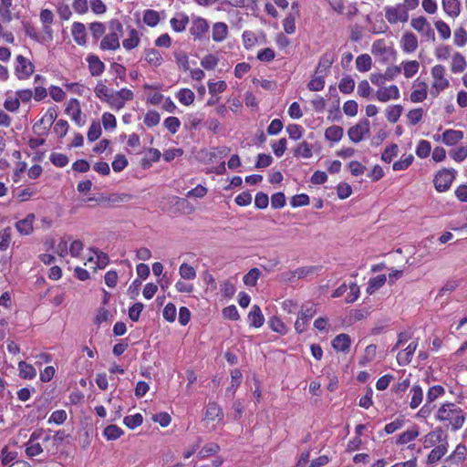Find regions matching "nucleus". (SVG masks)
Returning <instances> with one entry per match:
<instances>
[{"mask_svg": "<svg viewBox=\"0 0 467 467\" xmlns=\"http://www.w3.org/2000/svg\"><path fill=\"white\" fill-rule=\"evenodd\" d=\"M350 337L347 334H339L332 340V347L337 351L348 352L350 348Z\"/></svg>", "mask_w": 467, "mask_h": 467, "instance_id": "15", "label": "nucleus"}, {"mask_svg": "<svg viewBox=\"0 0 467 467\" xmlns=\"http://www.w3.org/2000/svg\"><path fill=\"white\" fill-rule=\"evenodd\" d=\"M372 60L369 55L362 54L356 59V67L359 72H367L371 68Z\"/></svg>", "mask_w": 467, "mask_h": 467, "instance_id": "31", "label": "nucleus"}, {"mask_svg": "<svg viewBox=\"0 0 467 467\" xmlns=\"http://www.w3.org/2000/svg\"><path fill=\"white\" fill-rule=\"evenodd\" d=\"M401 5L388 6L385 8V16L389 24H396L399 21V14Z\"/></svg>", "mask_w": 467, "mask_h": 467, "instance_id": "43", "label": "nucleus"}, {"mask_svg": "<svg viewBox=\"0 0 467 467\" xmlns=\"http://www.w3.org/2000/svg\"><path fill=\"white\" fill-rule=\"evenodd\" d=\"M431 150V143L428 140H420L418 147L416 149V154L418 157L423 159L429 156Z\"/></svg>", "mask_w": 467, "mask_h": 467, "instance_id": "54", "label": "nucleus"}, {"mask_svg": "<svg viewBox=\"0 0 467 467\" xmlns=\"http://www.w3.org/2000/svg\"><path fill=\"white\" fill-rule=\"evenodd\" d=\"M66 112L67 114H71L72 119L75 121V123L81 127L85 124V120L81 117V109L79 107V102L76 99H70L68 102V105L66 109Z\"/></svg>", "mask_w": 467, "mask_h": 467, "instance_id": "10", "label": "nucleus"}, {"mask_svg": "<svg viewBox=\"0 0 467 467\" xmlns=\"http://www.w3.org/2000/svg\"><path fill=\"white\" fill-rule=\"evenodd\" d=\"M445 392L444 388L441 385H436L429 389L426 398L428 404L432 403L437 398L443 395Z\"/></svg>", "mask_w": 467, "mask_h": 467, "instance_id": "42", "label": "nucleus"}, {"mask_svg": "<svg viewBox=\"0 0 467 467\" xmlns=\"http://www.w3.org/2000/svg\"><path fill=\"white\" fill-rule=\"evenodd\" d=\"M109 33L100 42L102 50H116L119 48V37L123 35V26L118 19H112L109 23Z\"/></svg>", "mask_w": 467, "mask_h": 467, "instance_id": "2", "label": "nucleus"}, {"mask_svg": "<svg viewBox=\"0 0 467 467\" xmlns=\"http://www.w3.org/2000/svg\"><path fill=\"white\" fill-rule=\"evenodd\" d=\"M179 272L181 277L183 279L192 280L196 277L195 269L186 263L181 265Z\"/></svg>", "mask_w": 467, "mask_h": 467, "instance_id": "46", "label": "nucleus"}, {"mask_svg": "<svg viewBox=\"0 0 467 467\" xmlns=\"http://www.w3.org/2000/svg\"><path fill=\"white\" fill-rule=\"evenodd\" d=\"M436 418L440 421H449L453 431L462 428L465 420L462 410L453 403L443 404L438 410Z\"/></svg>", "mask_w": 467, "mask_h": 467, "instance_id": "1", "label": "nucleus"}, {"mask_svg": "<svg viewBox=\"0 0 467 467\" xmlns=\"http://www.w3.org/2000/svg\"><path fill=\"white\" fill-rule=\"evenodd\" d=\"M208 30L209 24L204 18L198 16L192 19L190 32L194 38H202Z\"/></svg>", "mask_w": 467, "mask_h": 467, "instance_id": "8", "label": "nucleus"}, {"mask_svg": "<svg viewBox=\"0 0 467 467\" xmlns=\"http://www.w3.org/2000/svg\"><path fill=\"white\" fill-rule=\"evenodd\" d=\"M403 108L401 105H393L386 109L387 119L391 123H396L401 116Z\"/></svg>", "mask_w": 467, "mask_h": 467, "instance_id": "33", "label": "nucleus"}, {"mask_svg": "<svg viewBox=\"0 0 467 467\" xmlns=\"http://www.w3.org/2000/svg\"><path fill=\"white\" fill-rule=\"evenodd\" d=\"M160 21L159 13L152 9H147L143 15V22L149 26H155Z\"/></svg>", "mask_w": 467, "mask_h": 467, "instance_id": "35", "label": "nucleus"}, {"mask_svg": "<svg viewBox=\"0 0 467 467\" xmlns=\"http://www.w3.org/2000/svg\"><path fill=\"white\" fill-rule=\"evenodd\" d=\"M248 318L250 321V325L254 327H262L265 322V318L262 314V311H261L260 307L256 305L253 306V307L248 315Z\"/></svg>", "mask_w": 467, "mask_h": 467, "instance_id": "23", "label": "nucleus"}, {"mask_svg": "<svg viewBox=\"0 0 467 467\" xmlns=\"http://www.w3.org/2000/svg\"><path fill=\"white\" fill-rule=\"evenodd\" d=\"M295 155L303 158H310L312 156V146L306 141H302L295 150Z\"/></svg>", "mask_w": 467, "mask_h": 467, "instance_id": "47", "label": "nucleus"}, {"mask_svg": "<svg viewBox=\"0 0 467 467\" xmlns=\"http://www.w3.org/2000/svg\"><path fill=\"white\" fill-rule=\"evenodd\" d=\"M260 274L261 273L258 268H252L246 275H244V283L246 285L254 286L260 276Z\"/></svg>", "mask_w": 467, "mask_h": 467, "instance_id": "48", "label": "nucleus"}, {"mask_svg": "<svg viewBox=\"0 0 467 467\" xmlns=\"http://www.w3.org/2000/svg\"><path fill=\"white\" fill-rule=\"evenodd\" d=\"M463 138V133L461 130H447L442 133V141L446 145H455Z\"/></svg>", "mask_w": 467, "mask_h": 467, "instance_id": "20", "label": "nucleus"}, {"mask_svg": "<svg viewBox=\"0 0 467 467\" xmlns=\"http://www.w3.org/2000/svg\"><path fill=\"white\" fill-rule=\"evenodd\" d=\"M413 160V155L410 154L407 157L401 158L400 161H395L392 168L394 171H404L412 163Z\"/></svg>", "mask_w": 467, "mask_h": 467, "instance_id": "57", "label": "nucleus"}, {"mask_svg": "<svg viewBox=\"0 0 467 467\" xmlns=\"http://www.w3.org/2000/svg\"><path fill=\"white\" fill-rule=\"evenodd\" d=\"M376 97L381 102H387L390 99H398L400 98V89L396 85L380 88L376 92Z\"/></svg>", "mask_w": 467, "mask_h": 467, "instance_id": "9", "label": "nucleus"}, {"mask_svg": "<svg viewBox=\"0 0 467 467\" xmlns=\"http://www.w3.org/2000/svg\"><path fill=\"white\" fill-rule=\"evenodd\" d=\"M419 435V431L417 427H414L411 430H408L407 431L401 433L397 441V443L399 444H406L411 441H413L415 438H417Z\"/></svg>", "mask_w": 467, "mask_h": 467, "instance_id": "44", "label": "nucleus"}, {"mask_svg": "<svg viewBox=\"0 0 467 467\" xmlns=\"http://www.w3.org/2000/svg\"><path fill=\"white\" fill-rule=\"evenodd\" d=\"M88 69L93 77L100 76L105 70L104 63L95 55L88 56L87 58Z\"/></svg>", "mask_w": 467, "mask_h": 467, "instance_id": "14", "label": "nucleus"}, {"mask_svg": "<svg viewBox=\"0 0 467 467\" xmlns=\"http://www.w3.org/2000/svg\"><path fill=\"white\" fill-rule=\"evenodd\" d=\"M399 147L397 144H391L387 147L381 154V160L387 163L391 162L393 157L398 155Z\"/></svg>", "mask_w": 467, "mask_h": 467, "instance_id": "49", "label": "nucleus"}, {"mask_svg": "<svg viewBox=\"0 0 467 467\" xmlns=\"http://www.w3.org/2000/svg\"><path fill=\"white\" fill-rule=\"evenodd\" d=\"M128 166V161L122 154H118L112 161V169L116 172L123 171Z\"/></svg>", "mask_w": 467, "mask_h": 467, "instance_id": "59", "label": "nucleus"}, {"mask_svg": "<svg viewBox=\"0 0 467 467\" xmlns=\"http://www.w3.org/2000/svg\"><path fill=\"white\" fill-rule=\"evenodd\" d=\"M410 25L415 30L420 32L425 37L431 39L433 42L435 41L434 30L431 28L426 17L419 16L416 18H412Z\"/></svg>", "mask_w": 467, "mask_h": 467, "instance_id": "5", "label": "nucleus"}, {"mask_svg": "<svg viewBox=\"0 0 467 467\" xmlns=\"http://www.w3.org/2000/svg\"><path fill=\"white\" fill-rule=\"evenodd\" d=\"M19 376L25 379H32L36 376V368L26 361L18 363Z\"/></svg>", "mask_w": 467, "mask_h": 467, "instance_id": "25", "label": "nucleus"}, {"mask_svg": "<svg viewBox=\"0 0 467 467\" xmlns=\"http://www.w3.org/2000/svg\"><path fill=\"white\" fill-rule=\"evenodd\" d=\"M317 313L316 306L311 304L309 306H305L301 312L298 314L299 319L308 322Z\"/></svg>", "mask_w": 467, "mask_h": 467, "instance_id": "51", "label": "nucleus"}, {"mask_svg": "<svg viewBox=\"0 0 467 467\" xmlns=\"http://www.w3.org/2000/svg\"><path fill=\"white\" fill-rule=\"evenodd\" d=\"M103 434L107 440L114 441L123 434V431L119 426L111 424L105 428Z\"/></svg>", "mask_w": 467, "mask_h": 467, "instance_id": "34", "label": "nucleus"}, {"mask_svg": "<svg viewBox=\"0 0 467 467\" xmlns=\"http://www.w3.org/2000/svg\"><path fill=\"white\" fill-rule=\"evenodd\" d=\"M145 60L155 67L161 66L162 57L159 50L155 48H149L145 50Z\"/></svg>", "mask_w": 467, "mask_h": 467, "instance_id": "29", "label": "nucleus"}, {"mask_svg": "<svg viewBox=\"0 0 467 467\" xmlns=\"http://www.w3.org/2000/svg\"><path fill=\"white\" fill-rule=\"evenodd\" d=\"M404 67V75L406 78L413 77L419 69V63L416 60L409 61L403 64Z\"/></svg>", "mask_w": 467, "mask_h": 467, "instance_id": "63", "label": "nucleus"}, {"mask_svg": "<svg viewBox=\"0 0 467 467\" xmlns=\"http://www.w3.org/2000/svg\"><path fill=\"white\" fill-rule=\"evenodd\" d=\"M223 413L221 407L215 402H210L207 406L205 412V420H223Z\"/></svg>", "mask_w": 467, "mask_h": 467, "instance_id": "22", "label": "nucleus"}, {"mask_svg": "<svg viewBox=\"0 0 467 467\" xmlns=\"http://www.w3.org/2000/svg\"><path fill=\"white\" fill-rule=\"evenodd\" d=\"M123 421L128 428L135 429L136 427L141 425L143 418L141 414L136 413L134 415L126 416Z\"/></svg>", "mask_w": 467, "mask_h": 467, "instance_id": "52", "label": "nucleus"}, {"mask_svg": "<svg viewBox=\"0 0 467 467\" xmlns=\"http://www.w3.org/2000/svg\"><path fill=\"white\" fill-rule=\"evenodd\" d=\"M164 127L172 134L176 133L181 126V121L176 117H168L164 120Z\"/></svg>", "mask_w": 467, "mask_h": 467, "instance_id": "61", "label": "nucleus"}, {"mask_svg": "<svg viewBox=\"0 0 467 467\" xmlns=\"http://www.w3.org/2000/svg\"><path fill=\"white\" fill-rule=\"evenodd\" d=\"M448 451V442L441 443L435 446L428 455V463L432 464L440 461Z\"/></svg>", "mask_w": 467, "mask_h": 467, "instance_id": "17", "label": "nucleus"}, {"mask_svg": "<svg viewBox=\"0 0 467 467\" xmlns=\"http://www.w3.org/2000/svg\"><path fill=\"white\" fill-rule=\"evenodd\" d=\"M335 55L333 53L326 52L318 62L317 67L316 69V74H322L325 77L327 76L329 68L335 61Z\"/></svg>", "mask_w": 467, "mask_h": 467, "instance_id": "11", "label": "nucleus"}, {"mask_svg": "<svg viewBox=\"0 0 467 467\" xmlns=\"http://www.w3.org/2000/svg\"><path fill=\"white\" fill-rule=\"evenodd\" d=\"M369 120L368 119H361L358 123L352 126L348 130V135L351 141L358 143L365 135L369 133Z\"/></svg>", "mask_w": 467, "mask_h": 467, "instance_id": "4", "label": "nucleus"}, {"mask_svg": "<svg viewBox=\"0 0 467 467\" xmlns=\"http://www.w3.org/2000/svg\"><path fill=\"white\" fill-rule=\"evenodd\" d=\"M161 120L160 114L155 110H150L144 118V123L148 127H154L159 124Z\"/></svg>", "mask_w": 467, "mask_h": 467, "instance_id": "60", "label": "nucleus"}, {"mask_svg": "<svg viewBox=\"0 0 467 467\" xmlns=\"http://www.w3.org/2000/svg\"><path fill=\"white\" fill-rule=\"evenodd\" d=\"M228 35V26L225 23L217 22L213 26V40L215 42L223 41Z\"/></svg>", "mask_w": 467, "mask_h": 467, "instance_id": "19", "label": "nucleus"}, {"mask_svg": "<svg viewBox=\"0 0 467 467\" xmlns=\"http://www.w3.org/2000/svg\"><path fill=\"white\" fill-rule=\"evenodd\" d=\"M188 23L189 17L183 14H180L176 17H172L171 19V26L176 32H182Z\"/></svg>", "mask_w": 467, "mask_h": 467, "instance_id": "28", "label": "nucleus"}, {"mask_svg": "<svg viewBox=\"0 0 467 467\" xmlns=\"http://www.w3.org/2000/svg\"><path fill=\"white\" fill-rule=\"evenodd\" d=\"M418 47V39L413 33H405L402 37V48L407 53L415 51Z\"/></svg>", "mask_w": 467, "mask_h": 467, "instance_id": "21", "label": "nucleus"}, {"mask_svg": "<svg viewBox=\"0 0 467 467\" xmlns=\"http://www.w3.org/2000/svg\"><path fill=\"white\" fill-rule=\"evenodd\" d=\"M343 133V128L340 126L333 125L326 130L325 138L328 140L337 142L342 139Z\"/></svg>", "mask_w": 467, "mask_h": 467, "instance_id": "26", "label": "nucleus"}, {"mask_svg": "<svg viewBox=\"0 0 467 467\" xmlns=\"http://www.w3.org/2000/svg\"><path fill=\"white\" fill-rule=\"evenodd\" d=\"M454 170L444 169L440 171L433 180L436 190L438 192L447 191L454 180Z\"/></svg>", "mask_w": 467, "mask_h": 467, "instance_id": "3", "label": "nucleus"}, {"mask_svg": "<svg viewBox=\"0 0 467 467\" xmlns=\"http://www.w3.org/2000/svg\"><path fill=\"white\" fill-rule=\"evenodd\" d=\"M94 91L98 98L103 99L105 101L111 99L112 95L114 94L102 83V81H99L97 84Z\"/></svg>", "mask_w": 467, "mask_h": 467, "instance_id": "37", "label": "nucleus"}, {"mask_svg": "<svg viewBox=\"0 0 467 467\" xmlns=\"http://www.w3.org/2000/svg\"><path fill=\"white\" fill-rule=\"evenodd\" d=\"M443 442H448L447 434L444 432L442 428L439 427L425 435L423 445L425 448H431L436 443L441 444Z\"/></svg>", "mask_w": 467, "mask_h": 467, "instance_id": "7", "label": "nucleus"}, {"mask_svg": "<svg viewBox=\"0 0 467 467\" xmlns=\"http://www.w3.org/2000/svg\"><path fill=\"white\" fill-rule=\"evenodd\" d=\"M467 67L464 57L460 53H455L452 57L451 71L454 73L462 72Z\"/></svg>", "mask_w": 467, "mask_h": 467, "instance_id": "32", "label": "nucleus"}, {"mask_svg": "<svg viewBox=\"0 0 467 467\" xmlns=\"http://www.w3.org/2000/svg\"><path fill=\"white\" fill-rule=\"evenodd\" d=\"M57 117V110L54 108L48 109V110L42 117V119L35 124L34 129H36V127H39L41 125H44L45 126L44 129L48 130L52 126L54 121L56 120Z\"/></svg>", "mask_w": 467, "mask_h": 467, "instance_id": "24", "label": "nucleus"}, {"mask_svg": "<svg viewBox=\"0 0 467 467\" xmlns=\"http://www.w3.org/2000/svg\"><path fill=\"white\" fill-rule=\"evenodd\" d=\"M338 88L344 94H350L355 88L354 79L350 76L344 77L339 82Z\"/></svg>", "mask_w": 467, "mask_h": 467, "instance_id": "36", "label": "nucleus"}, {"mask_svg": "<svg viewBox=\"0 0 467 467\" xmlns=\"http://www.w3.org/2000/svg\"><path fill=\"white\" fill-rule=\"evenodd\" d=\"M174 57L180 68H182L184 71H187L189 69V60L186 53L182 51H176L174 52Z\"/></svg>", "mask_w": 467, "mask_h": 467, "instance_id": "56", "label": "nucleus"}, {"mask_svg": "<svg viewBox=\"0 0 467 467\" xmlns=\"http://www.w3.org/2000/svg\"><path fill=\"white\" fill-rule=\"evenodd\" d=\"M442 8L444 12L451 16L457 17L461 13V3L459 0H442Z\"/></svg>", "mask_w": 467, "mask_h": 467, "instance_id": "18", "label": "nucleus"}, {"mask_svg": "<svg viewBox=\"0 0 467 467\" xmlns=\"http://www.w3.org/2000/svg\"><path fill=\"white\" fill-rule=\"evenodd\" d=\"M435 27L443 39H448L451 37V28L442 20L436 21Z\"/></svg>", "mask_w": 467, "mask_h": 467, "instance_id": "64", "label": "nucleus"}, {"mask_svg": "<svg viewBox=\"0 0 467 467\" xmlns=\"http://www.w3.org/2000/svg\"><path fill=\"white\" fill-rule=\"evenodd\" d=\"M269 326L273 331L279 333L281 335H285L287 331L284 322L279 317H274L270 319Z\"/></svg>", "mask_w": 467, "mask_h": 467, "instance_id": "53", "label": "nucleus"}, {"mask_svg": "<svg viewBox=\"0 0 467 467\" xmlns=\"http://www.w3.org/2000/svg\"><path fill=\"white\" fill-rule=\"evenodd\" d=\"M34 65L22 55L16 57V74L19 79L28 78L34 72Z\"/></svg>", "mask_w": 467, "mask_h": 467, "instance_id": "6", "label": "nucleus"}, {"mask_svg": "<svg viewBox=\"0 0 467 467\" xmlns=\"http://www.w3.org/2000/svg\"><path fill=\"white\" fill-rule=\"evenodd\" d=\"M422 116L423 109L420 108L411 109L407 114V118L410 125H416L417 123H419L421 120Z\"/></svg>", "mask_w": 467, "mask_h": 467, "instance_id": "62", "label": "nucleus"}, {"mask_svg": "<svg viewBox=\"0 0 467 467\" xmlns=\"http://www.w3.org/2000/svg\"><path fill=\"white\" fill-rule=\"evenodd\" d=\"M140 43L139 33L136 29L130 30L129 37L122 41V46L127 50L135 48Z\"/></svg>", "mask_w": 467, "mask_h": 467, "instance_id": "27", "label": "nucleus"}, {"mask_svg": "<svg viewBox=\"0 0 467 467\" xmlns=\"http://www.w3.org/2000/svg\"><path fill=\"white\" fill-rule=\"evenodd\" d=\"M467 43V31L463 27H459L454 31V44L462 47Z\"/></svg>", "mask_w": 467, "mask_h": 467, "instance_id": "58", "label": "nucleus"}, {"mask_svg": "<svg viewBox=\"0 0 467 467\" xmlns=\"http://www.w3.org/2000/svg\"><path fill=\"white\" fill-rule=\"evenodd\" d=\"M219 451L220 446L215 442H211L203 446L198 455L200 458L204 459L217 453Z\"/></svg>", "mask_w": 467, "mask_h": 467, "instance_id": "41", "label": "nucleus"}, {"mask_svg": "<svg viewBox=\"0 0 467 467\" xmlns=\"http://www.w3.org/2000/svg\"><path fill=\"white\" fill-rule=\"evenodd\" d=\"M11 242V228L6 227L0 231V250L5 251Z\"/></svg>", "mask_w": 467, "mask_h": 467, "instance_id": "50", "label": "nucleus"}, {"mask_svg": "<svg viewBox=\"0 0 467 467\" xmlns=\"http://www.w3.org/2000/svg\"><path fill=\"white\" fill-rule=\"evenodd\" d=\"M72 36L77 44L79 46H84L87 42V32L84 24L80 22H75L72 25Z\"/></svg>", "mask_w": 467, "mask_h": 467, "instance_id": "16", "label": "nucleus"}, {"mask_svg": "<svg viewBox=\"0 0 467 467\" xmlns=\"http://www.w3.org/2000/svg\"><path fill=\"white\" fill-rule=\"evenodd\" d=\"M466 446L460 443L457 445L453 452L445 459V462H449L450 464L455 463L456 465H458L460 462H463L466 459Z\"/></svg>", "mask_w": 467, "mask_h": 467, "instance_id": "13", "label": "nucleus"}, {"mask_svg": "<svg viewBox=\"0 0 467 467\" xmlns=\"http://www.w3.org/2000/svg\"><path fill=\"white\" fill-rule=\"evenodd\" d=\"M44 449L39 442H26V454L30 457H36L43 453Z\"/></svg>", "mask_w": 467, "mask_h": 467, "instance_id": "40", "label": "nucleus"}, {"mask_svg": "<svg viewBox=\"0 0 467 467\" xmlns=\"http://www.w3.org/2000/svg\"><path fill=\"white\" fill-rule=\"evenodd\" d=\"M325 76L322 74H316L315 77L309 81L307 87L311 91H319L324 88Z\"/></svg>", "mask_w": 467, "mask_h": 467, "instance_id": "38", "label": "nucleus"}, {"mask_svg": "<svg viewBox=\"0 0 467 467\" xmlns=\"http://www.w3.org/2000/svg\"><path fill=\"white\" fill-rule=\"evenodd\" d=\"M177 98L182 104L189 106L194 100V93L189 88H182L179 91Z\"/></svg>", "mask_w": 467, "mask_h": 467, "instance_id": "39", "label": "nucleus"}, {"mask_svg": "<svg viewBox=\"0 0 467 467\" xmlns=\"http://www.w3.org/2000/svg\"><path fill=\"white\" fill-rule=\"evenodd\" d=\"M410 392L412 394L410 407L411 409L418 408L423 400V390L419 385L412 386Z\"/></svg>", "mask_w": 467, "mask_h": 467, "instance_id": "30", "label": "nucleus"}, {"mask_svg": "<svg viewBox=\"0 0 467 467\" xmlns=\"http://www.w3.org/2000/svg\"><path fill=\"white\" fill-rule=\"evenodd\" d=\"M101 135V127L100 123L98 121H93L90 125L88 131V140L89 141L97 140Z\"/></svg>", "mask_w": 467, "mask_h": 467, "instance_id": "55", "label": "nucleus"}, {"mask_svg": "<svg viewBox=\"0 0 467 467\" xmlns=\"http://www.w3.org/2000/svg\"><path fill=\"white\" fill-rule=\"evenodd\" d=\"M386 282V275H380L369 280L368 286L367 288L368 293L372 294L379 288L384 285Z\"/></svg>", "mask_w": 467, "mask_h": 467, "instance_id": "45", "label": "nucleus"}, {"mask_svg": "<svg viewBox=\"0 0 467 467\" xmlns=\"http://www.w3.org/2000/svg\"><path fill=\"white\" fill-rule=\"evenodd\" d=\"M35 214L30 213L26 218L16 223V228L19 234L28 235L33 232Z\"/></svg>", "mask_w": 467, "mask_h": 467, "instance_id": "12", "label": "nucleus"}]
</instances>
